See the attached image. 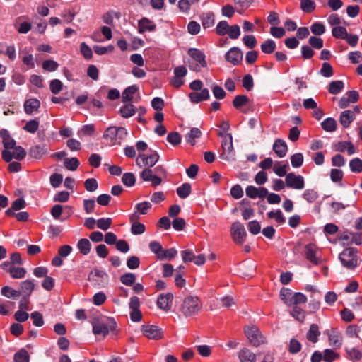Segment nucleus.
<instances>
[{"instance_id": "nucleus-49", "label": "nucleus", "mask_w": 362, "mask_h": 362, "mask_svg": "<svg viewBox=\"0 0 362 362\" xmlns=\"http://www.w3.org/2000/svg\"><path fill=\"white\" fill-rule=\"evenodd\" d=\"M42 66L44 70L52 72L58 69L59 64L57 62L52 59H48L42 62Z\"/></svg>"}, {"instance_id": "nucleus-13", "label": "nucleus", "mask_w": 362, "mask_h": 362, "mask_svg": "<svg viewBox=\"0 0 362 362\" xmlns=\"http://www.w3.org/2000/svg\"><path fill=\"white\" fill-rule=\"evenodd\" d=\"M141 331L144 336L150 339H160L163 337V332L160 329L154 325H144Z\"/></svg>"}, {"instance_id": "nucleus-10", "label": "nucleus", "mask_w": 362, "mask_h": 362, "mask_svg": "<svg viewBox=\"0 0 362 362\" xmlns=\"http://www.w3.org/2000/svg\"><path fill=\"white\" fill-rule=\"evenodd\" d=\"M267 343L266 337L255 325L250 326V345L260 346Z\"/></svg>"}, {"instance_id": "nucleus-22", "label": "nucleus", "mask_w": 362, "mask_h": 362, "mask_svg": "<svg viewBox=\"0 0 362 362\" xmlns=\"http://www.w3.org/2000/svg\"><path fill=\"white\" fill-rule=\"evenodd\" d=\"M139 32L143 33L146 31H153L156 29V24L148 20V18H144L139 21Z\"/></svg>"}, {"instance_id": "nucleus-25", "label": "nucleus", "mask_w": 362, "mask_h": 362, "mask_svg": "<svg viewBox=\"0 0 362 362\" xmlns=\"http://www.w3.org/2000/svg\"><path fill=\"white\" fill-rule=\"evenodd\" d=\"M0 135L3 139V144L5 148L4 150L12 149L16 146V141L11 137L8 132L6 130H1Z\"/></svg>"}, {"instance_id": "nucleus-59", "label": "nucleus", "mask_w": 362, "mask_h": 362, "mask_svg": "<svg viewBox=\"0 0 362 362\" xmlns=\"http://www.w3.org/2000/svg\"><path fill=\"white\" fill-rule=\"evenodd\" d=\"M80 51L81 54L87 59L92 58L93 52L90 47L86 43L82 42L80 45Z\"/></svg>"}, {"instance_id": "nucleus-31", "label": "nucleus", "mask_w": 362, "mask_h": 362, "mask_svg": "<svg viewBox=\"0 0 362 362\" xmlns=\"http://www.w3.org/2000/svg\"><path fill=\"white\" fill-rule=\"evenodd\" d=\"M136 107L132 103H127L119 109V113L124 118L130 117L136 113Z\"/></svg>"}, {"instance_id": "nucleus-32", "label": "nucleus", "mask_w": 362, "mask_h": 362, "mask_svg": "<svg viewBox=\"0 0 362 362\" xmlns=\"http://www.w3.org/2000/svg\"><path fill=\"white\" fill-rule=\"evenodd\" d=\"M248 210V201L246 199H243L240 202L238 203V206L233 209V212L235 213L238 211H241L243 218L247 220L249 218Z\"/></svg>"}, {"instance_id": "nucleus-53", "label": "nucleus", "mask_w": 362, "mask_h": 362, "mask_svg": "<svg viewBox=\"0 0 362 362\" xmlns=\"http://www.w3.org/2000/svg\"><path fill=\"white\" fill-rule=\"evenodd\" d=\"M135 176L132 173H126L122 177L123 184L127 187H132L135 184Z\"/></svg>"}, {"instance_id": "nucleus-4", "label": "nucleus", "mask_w": 362, "mask_h": 362, "mask_svg": "<svg viewBox=\"0 0 362 362\" xmlns=\"http://www.w3.org/2000/svg\"><path fill=\"white\" fill-rule=\"evenodd\" d=\"M92 325L94 334L105 337L110 330L115 328V323L109 319L102 318L98 320H94Z\"/></svg>"}, {"instance_id": "nucleus-60", "label": "nucleus", "mask_w": 362, "mask_h": 362, "mask_svg": "<svg viewBox=\"0 0 362 362\" xmlns=\"http://www.w3.org/2000/svg\"><path fill=\"white\" fill-rule=\"evenodd\" d=\"M214 24V15L212 13H206L202 18V25L204 28H209Z\"/></svg>"}, {"instance_id": "nucleus-15", "label": "nucleus", "mask_w": 362, "mask_h": 362, "mask_svg": "<svg viewBox=\"0 0 362 362\" xmlns=\"http://www.w3.org/2000/svg\"><path fill=\"white\" fill-rule=\"evenodd\" d=\"M139 216L136 213H134L132 215H131L129 219L130 221L132 222V226H131V232L134 235H141L145 232L146 227L145 226L140 223L136 221L137 219H139Z\"/></svg>"}, {"instance_id": "nucleus-35", "label": "nucleus", "mask_w": 362, "mask_h": 362, "mask_svg": "<svg viewBox=\"0 0 362 362\" xmlns=\"http://www.w3.org/2000/svg\"><path fill=\"white\" fill-rule=\"evenodd\" d=\"M268 194V190L264 187L250 186V198H264Z\"/></svg>"}, {"instance_id": "nucleus-29", "label": "nucleus", "mask_w": 362, "mask_h": 362, "mask_svg": "<svg viewBox=\"0 0 362 362\" xmlns=\"http://www.w3.org/2000/svg\"><path fill=\"white\" fill-rule=\"evenodd\" d=\"M47 153L45 146H35L30 149L29 154L34 158H40Z\"/></svg>"}, {"instance_id": "nucleus-43", "label": "nucleus", "mask_w": 362, "mask_h": 362, "mask_svg": "<svg viewBox=\"0 0 362 362\" xmlns=\"http://www.w3.org/2000/svg\"><path fill=\"white\" fill-rule=\"evenodd\" d=\"M248 103V98L246 95H237L233 102V106L238 109L241 110V108L243 106H245Z\"/></svg>"}, {"instance_id": "nucleus-46", "label": "nucleus", "mask_w": 362, "mask_h": 362, "mask_svg": "<svg viewBox=\"0 0 362 362\" xmlns=\"http://www.w3.org/2000/svg\"><path fill=\"white\" fill-rule=\"evenodd\" d=\"M267 216L269 218L274 219L279 224H282L286 221L285 217L279 209L269 211L267 213Z\"/></svg>"}, {"instance_id": "nucleus-48", "label": "nucleus", "mask_w": 362, "mask_h": 362, "mask_svg": "<svg viewBox=\"0 0 362 362\" xmlns=\"http://www.w3.org/2000/svg\"><path fill=\"white\" fill-rule=\"evenodd\" d=\"M315 3L312 0H301L300 8L306 13H311L315 8Z\"/></svg>"}, {"instance_id": "nucleus-1", "label": "nucleus", "mask_w": 362, "mask_h": 362, "mask_svg": "<svg viewBox=\"0 0 362 362\" xmlns=\"http://www.w3.org/2000/svg\"><path fill=\"white\" fill-rule=\"evenodd\" d=\"M202 309V303L199 297L189 295L185 297L179 306L180 313L185 317L197 315Z\"/></svg>"}, {"instance_id": "nucleus-38", "label": "nucleus", "mask_w": 362, "mask_h": 362, "mask_svg": "<svg viewBox=\"0 0 362 362\" xmlns=\"http://www.w3.org/2000/svg\"><path fill=\"white\" fill-rule=\"evenodd\" d=\"M8 273L13 279H22L25 275V270L22 267H10Z\"/></svg>"}, {"instance_id": "nucleus-6", "label": "nucleus", "mask_w": 362, "mask_h": 362, "mask_svg": "<svg viewBox=\"0 0 362 362\" xmlns=\"http://www.w3.org/2000/svg\"><path fill=\"white\" fill-rule=\"evenodd\" d=\"M285 183L288 188L300 190L305 187V180L303 176L289 173L285 177Z\"/></svg>"}, {"instance_id": "nucleus-23", "label": "nucleus", "mask_w": 362, "mask_h": 362, "mask_svg": "<svg viewBox=\"0 0 362 362\" xmlns=\"http://www.w3.org/2000/svg\"><path fill=\"white\" fill-rule=\"evenodd\" d=\"M336 150L339 152L347 151L349 155H353L356 152V149L352 143L349 141H340L336 144Z\"/></svg>"}, {"instance_id": "nucleus-41", "label": "nucleus", "mask_w": 362, "mask_h": 362, "mask_svg": "<svg viewBox=\"0 0 362 362\" xmlns=\"http://www.w3.org/2000/svg\"><path fill=\"white\" fill-rule=\"evenodd\" d=\"M288 165L281 164V162H276L273 166V171L279 177L286 176Z\"/></svg>"}, {"instance_id": "nucleus-36", "label": "nucleus", "mask_w": 362, "mask_h": 362, "mask_svg": "<svg viewBox=\"0 0 362 362\" xmlns=\"http://www.w3.org/2000/svg\"><path fill=\"white\" fill-rule=\"evenodd\" d=\"M322 129L326 132H334L337 129V122L334 118L328 117L321 123Z\"/></svg>"}, {"instance_id": "nucleus-26", "label": "nucleus", "mask_w": 362, "mask_h": 362, "mask_svg": "<svg viewBox=\"0 0 362 362\" xmlns=\"http://www.w3.org/2000/svg\"><path fill=\"white\" fill-rule=\"evenodd\" d=\"M329 345L335 347L339 348L341 345L342 341V337L339 332L336 330H332L329 334Z\"/></svg>"}, {"instance_id": "nucleus-50", "label": "nucleus", "mask_w": 362, "mask_h": 362, "mask_svg": "<svg viewBox=\"0 0 362 362\" xmlns=\"http://www.w3.org/2000/svg\"><path fill=\"white\" fill-rule=\"evenodd\" d=\"M291 315L300 322H303L305 318V311L298 306H294Z\"/></svg>"}, {"instance_id": "nucleus-64", "label": "nucleus", "mask_w": 362, "mask_h": 362, "mask_svg": "<svg viewBox=\"0 0 362 362\" xmlns=\"http://www.w3.org/2000/svg\"><path fill=\"white\" fill-rule=\"evenodd\" d=\"M31 319L33 321V325L36 327H42L44 325L43 317L39 312H33L31 313Z\"/></svg>"}, {"instance_id": "nucleus-61", "label": "nucleus", "mask_w": 362, "mask_h": 362, "mask_svg": "<svg viewBox=\"0 0 362 362\" xmlns=\"http://www.w3.org/2000/svg\"><path fill=\"white\" fill-rule=\"evenodd\" d=\"M177 255V250L174 248H170L168 250H163L161 255H160L158 259H167L170 260L173 259Z\"/></svg>"}, {"instance_id": "nucleus-20", "label": "nucleus", "mask_w": 362, "mask_h": 362, "mask_svg": "<svg viewBox=\"0 0 362 362\" xmlns=\"http://www.w3.org/2000/svg\"><path fill=\"white\" fill-rule=\"evenodd\" d=\"M40 103L37 99L30 98L25 100L24 103L25 112L28 115H32L34 112H37L40 108Z\"/></svg>"}, {"instance_id": "nucleus-21", "label": "nucleus", "mask_w": 362, "mask_h": 362, "mask_svg": "<svg viewBox=\"0 0 362 362\" xmlns=\"http://www.w3.org/2000/svg\"><path fill=\"white\" fill-rule=\"evenodd\" d=\"M188 54L193 59L197 62L201 66L205 67L206 66L205 55L201 51L192 48L188 50Z\"/></svg>"}, {"instance_id": "nucleus-24", "label": "nucleus", "mask_w": 362, "mask_h": 362, "mask_svg": "<svg viewBox=\"0 0 362 362\" xmlns=\"http://www.w3.org/2000/svg\"><path fill=\"white\" fill-rule=\"evenodd\" d=\"M209 98L208 89L204 88L200 92H192L189 94V98L193 103H199Z\"/></svg>"}, {"instance_id": "nucleus-44", "label": "nucleus", "mask_w": 362, "mask_h": 362, "mask_svg": "<svg viewBox=\"0 0 362 362\" xmlns=\"http://www.w3.org/2000/svg\"><path fill=\"white\" fill-rule=\"evenodd\" d=\"M177 193L182 199L187 197L191 193V185L189 183H184L177 189Z\"/></svg>"}, {"instance_id": "nucleus-57", "label": "nucleus", "mask_w": 362, "mask_h": 362, "mask_svg": "<svg viewBox=\"0 0 362 362\" xmlns=\"http://www.w3.org/2000/svg\"><path fill=\"white\" fill-rule=\"evenodd\" d=\"M291 163L293 167L299 168L303 163V156L300 153H295L291 157Z\"/></svg>"}, {"instance_id": "nucleus-58", "label": "nucleus", "mask_w": 362, "mask_h": 362, "mask_svg": "<svg viewBox=\"0 0 362 362\" xmlns=\"http://www.w3.org/2000/svg\"><path fill=\"white\" fill-rule=\"evenodd\" d=\"M112 225L110 218H102L97 221V227L103 230H107Z\"/></svg>"}, {"instance_id": "nucleus-63", "label": "nucleus", "mask_w": 362, "mask_h": 362, "mask_svg": "<svg viewBox=\"0 0 362 362\" xmlns=\"http://www.w3.org/2000/svg\"><path fill=\"white\" fill-rule=\"evenodd\" d=\"M84 187L88 192H94L98 189L97 180L94 178H88L84 182Z\"/></svg>"}, {"instance_id": "nucleus-8", "label": "nucleus", "mask_w": 362, "mask_h": 362, "mask_svg": "<svg viewBox=\"0 0 362 362\" xmlns=\"http://www.w3.org/2000/svg\"><path fill=\"white\" fill-rule=\"evenodd\" d=\"M25 156L26 152L21 146H15L13 153L8 150H4L2 151V158L7 163L10 162L13 158L22 160Z\"/></svg>"}, {"instance_id": "nucleus-30", "label": "nucleus", "mask_w": 362, "mask_h": 362, "mask_svg": "<svg viewBox=\"0 0 362 362\" xmlns=\"http://www.w3.org/2000/svg\"><path fill=\"white\" fill-rule=\"evenodd\" d=\"M21 18H18L15 23V28L17 31L21 34L28 33L31 28L32 25L29 22L23 21L21 22Z\"/></svg>"}, {"instance_id": "nucleus-5", "label": "nucleus", "mask_w": 362, "mask_h": 362, "mask_svg": "<svg viewBox=\"0 0 362 362\" xmlns=\"http://www.w3.org/2000/svg\"><path fill=\"white\" fill-rule=\"evenodd\" d=\"M159 155L156 151H152L149 154L140 153L136 160V165L139 167H146L151 168L154 166L159 160Z\"/></svg>"}, {"instance_id": "nucleus-39", "label": "nucleus", "mask_w": 362, "mask_h": 362, "mask_svg": "<svg viewBox=\"0 0 362 362\" xmlns=\"http://www.w3.org/2000/svg\"><path fill=\"white\" fill-rule=\"evenodd\" d=\"M14 362H30V356L25 349H21L15 354Z\"/></svg>"}, {"instance_id": "nucleus-7", "label": "nucleus", "mask_w": 362, "mask_h": 362, "mask_svg": "<svg viewBox=\"0 0 362 362\" xmlns=\"http://www.w3.org/2000/svg\"><path fill=\"white\" fill-rule=\"evenodd\" d=\"M231 236L236 244H243L247 238V233L244 226L239 222H235L231 226Z\"/></svg>"}, {"instance_id": "nucleus-34", "label": "nucleus", "mask_w": 362, "mask_h": 362, "mask_svg": "<svg viewBox=\"0 0 362 362\" xmlns=\"http://www.w3.org/2000/svg\"><path fill=\"white\" fill-rule=\"evenodd\" d=\"M77 247L80 250L81 253L86 255L90 251L91 244L88 239L82 238L78 242Z\"/></svg>"}, {"instance_id": "nucleus-27", "label": "nucleus", "mask_w": 362, "mask_h": 362, "mask_svg": "<svg viewBox=\"0 0 362 362\" xmlns=\"http://www.w3.org/2000/svg\"><path fill=\"white\" fill-rule=\"evenodd\" d=\"M320 335V332L319 331L318 325L316 324H312L310 326V329L306 334V337L308 340L310 341L313 343H316L318 341V337Z\"/></svg>"}, {"instance_id": "nucleus-55", "label": "nucleus", "mask_w": 362, "mask_h": 362, "mask_svg": "<svg viewBox=\"0 0 362 362\" xmlns=\"http://www.w3.org/2000/svg\"><path fill=\"white\" fill-rule=\"evenodd\" d=\"M201 136V131L198 128H192L187 136V141L191 145H194V139Z\"/></svg>"}, {"instance_id": "nucleus-42", "label": "nucleus", "mask_w": 362, "mask_h": 362, "mask_svg": "<svg viewBox=\"0 0 362 362\" xmlns=\"http://www.w3.org/2000/svg\"><path fill=\"white\" fill-rule=\"evenodd\" d=\"M151 208V204L148 202H143L138 203L135 205V213L138 214L145 215L148 213V211Z\"/></svg>"}, {"instance_id": "nucleus-12", "label": "nucleus", "mask_w": 362, "mask_h": 362, "mask_svg": "<svg viewBox=\"0 0 362 362\" xmlns=\"http://www.w3.org/2000/svg\"><path fill=\"white\" fill-rule=\"evenodd\" d=\"M107 274L103 270L95 269L88 275V280L98 286H103L107 283Z\"/></svg>"}, {"instance_id": "nucleus-11", "label": "nucleus", "mask_w": 362, "mask_h": 362, "mask_svg": "<svg viewBox=\"0 0 362 362\" xmlns=\"http://www.w3.org/2000/svg\"><path fill=\"white\" fill-rule=\"evenodd\" d=\"M140 177L144 182H151L152 187H156L161 184L162 179L155 175L153 170L149 168H144L140 173Z\"/></svg>"}, {"instance_id": "nucleus-37", "label": "nucleus", "mask_w": 362, "mask_h": 362, "mask_svg": "<svg viewBox=\"0 0 362 362\" xmlns=\"http://www.w3.org/2000/svg\"><path fill=\"white\" fill-rule=\"evenodd\" d=\"M344 88V83L341 81H334L329 83V92L331 94L337 95Z\"/></svg>"}, {"instance_id": "nucleus-54", "label": "nucleus", "mask_w": 362, "mask_h": 362, "mask_svg": "<svg viewBox=\"0 0 362 362\" xmlns=\"http://www.w3.org/2000/svg\"><path fill=\"white\" fill-rule=\"evenodd\" d=\"M79 161L76 158H66L64 165L66 168L70 170H75L79 165Z\"/></svg>"}, {"instance_id": "nucleus-56", "label": "nucleus", "mask_w": 362, "mask_h": 362, "mask_svg": "<svg viewBox=\"0 0 362 362\" xmlns=\"http://www.w3.org/2000/svg\"><path fill=\"white\" fill-rule=\"evenodd\" d=\"M1 293L7 298H17L20 296V292L13 289L9 286H4L1 288Z\"/></svg>"}, {"instance_id": "nucleus-52", "label": "nucleus", "mask_w": 362, "mask_h": 362, "mask_svg": "<svg viewBox=\"0 0 362 362\" xmlns=\"http://www.w3.org/2000/svg\"><path fill=\"white\" fill-rule=\"evenodd\" d=\"M244 194L242 187L237 184L232 187L230 189V195L235 199H239L243 197Z\"/></svg>"}, {"instance_id": "nucleus-17", "label": "nucleus", "mask_w": 362, "mask_h": 362, "mask_svg": "<svg viewBox=\"0 0 362 362\" xmlns=\"http://www.w3.org/2000/svg\"><path fill=\"white\" fill-rule=\"evenodd\" d=\"M355 119V112L354 111H351V110L343 111L339 117L340 124L344 128H348L351 123Z\"/></svg>"}, {"instance_id": "nucleus-14", "label": "nucleus", "mask_w": 362, "mask_h": 362, "mask_svg": "<svg viewBox=\"0 0 362 362\" xmlns=\"http://www.w3.org/2000/svg\"><path fill=\"white\" fill-rule=\"evenodd\" d=\"M173 299V296L170 293L160 294L157 299V305L160 309L168 311L171 308Z\"/></svg>"}, {"instance_id": "nucleus-40", "label": "nucleus", "mask_w": 362, "mask_h": 362, "mask_svg": "<svg viewBox=\"0 0 362 362\" xmlns=\"http://www.w3.org/2000/svg\"><path fill=\"white\" fill-rule=\"evenodd\" d=\"M276 49V43L272 40H267L261 45V49L265 54H271Z\"/></svg>"}, {"instance_id": "nucleus-33", "label": "nucleus", "mask_w": 362, "mask_h": 362, "mask_svg": "<svg viewBox=\"0 0 362 362\" xmlns=\"http://www.w3.org/2000/svg\"><path fill=\"white\" fill-rule=\"evenodd\" d=\"M35 287L34 283L30 280H25L21 284L20 294L22 293L26 296H29Z\"/></svg>"}, {"instance_id": "nucleus-47", "label": "nucleus", "mask_w": 362, "mask_h": 362, "mask_svg": "<svg viewBox=\"0 0 362 362\" xmlns=\"http://www.w3.org/2000/svg\"><path fill=\"white\" fill-rule=\"evenodd\" d=\"M332 35L337 39H343L346 37L348 32L344 27L342 26H337L333 28L332 30Z\"/></svg>"}, {"instance_id": "nucleus-3", "label": "nucleus", "mask_w": 362, "mask_h": 362, "mask_svg": "<svg viewBox=\"0 0 362 362\" xmlns=\"http://www.w3.org/2000/svg\"><path fill=\"white\" fill-rule=\"evenodd\" d=\"M357 250L354 248H346L340 255L339 259L344 267L353 269L358 265Z\"/></svg>"}, {"instance_id": "nucleus-62", "label": "nucleus", "mask_w": 362, "mask_h": 362, "mask_svg": "<svg viewBox=\"0 0 362 362\" xmlns=\"http://www.w3.org/2000/svg\"><path fill=\"white\" fill-rule=\"evenodd\" d=\"M257 360H258L259 362H274V357L270 354L262 356L259 354L257 355H254L252 358L250 359V362H256Z\"/></svg>"}, {"instance_id": "nucleus-45", "label": "nucleus", "mask_w": 362, "mask_h": 362, "mask_svg": "<svg viewBox=\"0 0 362 362\" xmlns=\"http://www.w3.org/2000/svg\"><path fill=\"white\" fill-rule=\"evenodd\" d=\"M323 361L325 362H333L339 358V354L334 352L333 350L327 349L323 353Z\"/></svg>"}, {"instance_id": "nucleus-51", "label": "nucleus", "mask_w": 362, "mask_h": 362, "mask_svg": "<svg viewBox=\"0 0 362 362\" xmlns=\"http://www.w3.org/2000/svg\"><path fill=\"white\" fill-rule=\"evenodd\" d=\"M349 166L352 172L359 173L362 172V160L355 158L350 161Z\"/></svg>"}, {"instance_id": "nucleus-28", "label": "nucleus", "mask_w": 362, "mask_h": 362, "mask_svg": "<svg viewBox=\"0 0 362 362\" xmlns=\"http://www.w3.org/2000/svg\"><path fill=\"white\" fill-rule=\"evenodd\" d=\"M138 87L135 85L127 87L122 92V100L123 103L131 102L134 95L137 92Z\"/></svg>"}, {"instance_id": "nucleus-19", "label": "nucleus", "mask_w": 362, "mask_h": 362, "mask_svg": "<svg viewBox=\"0 0 362 362\" xmlns=\"http://www.w3.org/2000/svg\"><path fill=\"white\" fill-rule=\"evenodd\" d=\"M273 150L279 158H283L287 153L288 147L284 141L276 139L273 145Z\"/></svg>"}, {"instance_id": "nucleus-9", "label": "nucleus", "mask_w": 362, "mask_h": 362, "mask_svg": "<svg viewBox=\"0 0 362 362\" xmlns=\"http://www.w3.org/2000/svg\"><path fill=\"white\" fill-rule=\"evenodd\" d=\"M221 147L223 153L221 154L222 158L225 160H230L233 158V137L231 134L226 135L224 139L222 140Z\"/></svg>"}, {"instance_id": "nucleus-16", "label": "nucleus", "mask_w": 362, "mask_h": 362, "mask_svg": "<svg viewBox=\"0 0 362 362\" xmlns=\"http://www.w3.org/2000/svg\"><path fill=\"white\" fill-rule=\"evenodd\" d=\"M226 59L231 64L236 65L243 59L242 52L237 47L231 48L226 54Z\"/></svg>"}, {"instance_id": "nucleus-2", "label": "nucleus", "mask_w": 362, "mask_h": 362, "mask_svg": "<svg viewBox=\"0 0 362 362\" xmlns=\"http://www.w3.org/2000/svg\"><path fill=\"white\" fill-rule=\"evenodd\" d=\"M127 131L125 128L119 127H110L104 132L103 137L110 145H120L127 137Z\"/></svg>"}, {"instance_id": "nucleus-18", "label": "nucleus", "mask_w": 362, "mask_h": 362, "mask_svg": "<svg viewBox=\"0 0 362 362\" xmlns=\"http://www.w3.org/2000/svg\"><path fill=\"white\" fill-rule=\"evenodd\" d=\"M317 249L316 245L313 244L307 245L305 247L306 258L314 264L320 263V259L316 256Z\"/></svg>"}]
</instances>
